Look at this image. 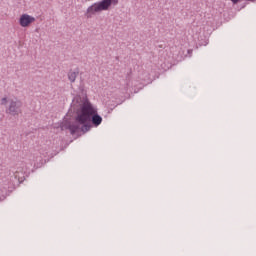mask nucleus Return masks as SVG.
I'll use <instances>...</instances> for the list:
<instances>
[{
  "label": "nucleus",
  "mask_w": 256,
  "mask_h": 256,
  "mask_svg": "<svg viewBox=\"0 0 256 256\" xmlns=\"http://www.w3.org/2000/svg\"><path fill=\"white\" fill-rule=\"evenodd\" d=\"M31 23H35V17L29 14H22L19 19V25L21 27H29Z\"/></svg>",
  "instance_id": "39448f33"
},
{
  "label": "nucleus",
  "mask_w": 256,
  "mask_h": 256,
  "mask_svg": "<svg viewBox=\"0 0 256 256\" xmlns=\"http://www.w3.org/2000/svg\"><path fill=\"white\" fill-rule=\"evenodd\" d=\"M28 171H29V168L27 167V164L25 162H21L20 164H18L14 174L21 173L20 178L23 179V174H27Z\"/></svg>",
  "instance_id": "423d86ee"
},
{
  "label": "nucleus",
  "mask_w": 256,
  "mask_h": 256,
  "mask_svg": "<svg viewBox=\"0 0 256 256\" xmlns=\"http://www.w3.org/2000/svg\"><path fill=\"white\" fill-rule=\"evenodd\" d=\"M7 103H9V100H7V97H4L1 99V105H7Z\"/></svg>",
  "instance_id": "1a4fd4ad"
},
{
  "label": "nucleus",
  "mask_w": 256,
  "mask_h": 256,
  "mask_svg": "<svg viewBox=\"0 0 256 256\" xmlns=\"http://www.w3.org/2000/svg\"><path fill=\"white\" fill-rule=\"evenodd\" d=\"M91 123L95 127H99L103 123V118L97 113V108L93 106L89 100H85L80 110L77 111L75 123H66L62 125V130L69 129L71 135H75L77 131L81 130L82 133L91 131Z\"/></svg>",
  "instance_id": "f257e3e1"
},
{
  "label": "nucleus",
  "mask_w": 256,
  "mask_h": 256,
  "mask_svg": "<svg viewBox=\"0 0 256 256\" xmlns=\"http://www.w3.org/2000/svg\"><path fill=\"white\" fill-rule=\"evenodd\" d=\"M47 155L48 154L44 149H40L39 152H35L30 157L31 165H33L36 169L43 167L45 164V157H47Z\"/></svg>",
  "instance_id": "20e7f679"
},
{
  "label": "nucleus",
  "mask_w": 256,
  "mask_h": 256,
  "mask_svg": "<svg viewBox=\"0 0 256 256\" xmlns=\"http://www.w3.org/2000/svg\"><path fill=\"white\" fill-rule=\"evenodd\" d=\"M188 53H189V54L193 53V50H188Z\"/></svg>",
  "instance_id": "9b49d317"
},
{
  "label": "nucleus",
  "mask_w": 256,
  "mask_h": 256,
  "mask_svg": "<svg viewBox=\"0 0 256 256\" xmlns=\"http://www.w3.org/2000/svg\"><path fill=\"white\" fill-rule=\"evenodd\" d=\"M14 177L18 180L19 183H23V181H25V177H27V174H23V178H21V173L14 174Z\"/></svg>",
  "instance_id": "6e6552de"
},
{
  "label": "nucleus",
  "mask_w": 256,
  "mask_h": 256,
  "mask_svg": "<svg viewBox=\"0 0 256 256\" xmlns=\"http://www.w3.org/2000/svg\"><path fill=\"white\" fill-rule=\"evenodd\" d=\"M231 1H232V3H234V4H237V3H239V1H241V0H231ZM248 1H251L252 3H255L256 0H248Z\"/></svg>",
  "instance_id": "9d476101"
},
{
  "label": "nucleus",
  "mask_w": 256,
  "mask_h": 256,
  "mask_svg": "<svg viewBox=\"0 0 256 256\" xmlns=\"http://www.w3.org/2000/svg\"><path fill=\"white\" fill-rule=\"evenodd\" d=\"M8 106L6 108V113L8 115H12L13 117L17 115H21L22 110L21 107H23V102L21 100L14 98L8 100Z\"/></svg>",
  "instance_id": "7ed1b4c3"
},
{
  "label": "nucleus",
  "mask_w": 256,
  "mask_h": 256,
  "mask_svg": "<svg viewBox=\"0 0 256 256\" xmlns=\"http://www.w3.org/2000/svg\"><path fill=\"white\" fill-rule=\"evenodd\" d=\"M79 76V70H69L67 77H68V81H70V83H75L77 77Z\"/></svg>",
  "instance_id": "0eeeda50"
},
{
  "label": "nucleus",
  "mask_w": 256,
  "mask_h": 256,
  "mask_svg": "<svg viewBox=\"0 0 256 256\" xmlns=\"http://www.w3.org/2000/svg\"><path fill=\"white\" fill-rule=\"evenodd\" d=\"M116 7L119 5V0H101L99 2L93 3L89 6L85 12V18L91 19L95 13H101V11H109L111 6Z\"/></svg>",
  "instance_id": "f03ea898"
}]
</instances>
